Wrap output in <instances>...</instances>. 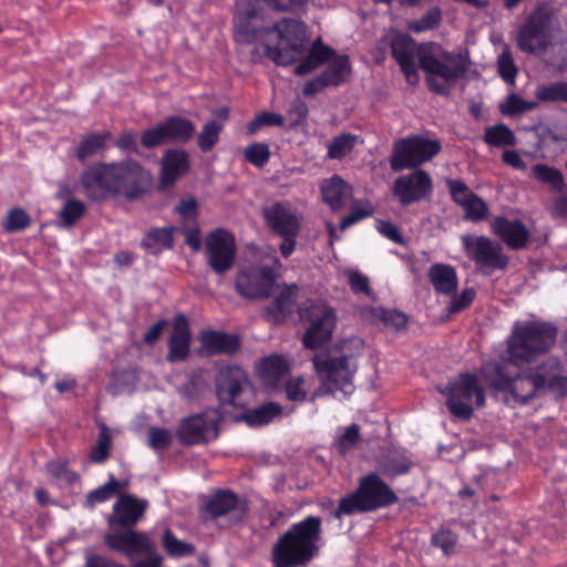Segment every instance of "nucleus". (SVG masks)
<instances>
[{"instance_id":"obj_1","label":"nucleus","mask_w":567,"mask_h":567,"mask_svg":"<svg viewBox=\"0 0 567 567\" xmlns=\"http://www.w3.org/2000/svg\"><path fill=\"white\" fill-rule=\"evenodd\" d=\"M80 183L92 200H103L110 195H121L133 200L147 193L152 175L137 161L126 158L90 166L81 174Z\"/></svg>"},{"instance_id":"obj_2","label":"nucleus","mask_w":567,"mask_h":567,"mask_svg":"<svg viewBox=\"0 0 567 567\" xmlns=\"http://www.w3.org/2000/svg\"><path fill=\"white\" fill-rule=\"evenodd\" d=\"M322 520L307 516L278 538L271 550L274 567H307L319 553Z\"/></svg>"},{"instance_id":"obj_3","label":"nucleus","mask_w":567,"mask_h":567,"mask_svg":"<svg viewBox=\"0 0 567 567\" xmlns=\"http://www.w3.org/2000/svg\"><path fill=\"white\" fill-rule=\"evenodd\" d=\"M470 66L467 55L445 51L434 43L421 45L420 69L427 89L437 95L449 96L455 84L466 78Z\"/></svg>"},{"instance_id":"obj_4","label":"nucleus","mask_w":567,"mask_h":567,"mask_svg":"<svg viewBox=\"0 0 567 567\" xmlns=\"http://www.w3.org/2000/svg\"><path fill=\"white\" fill-rule=\"evenodd\" d=\"M557 334V327L549 321H516L506 339V353L515 367L530 364L551 351Z\"/></svg>"},{"instance_id":"obj_5","label":"nucleus","mask_w":567,"mask_h":567,"mask_svg":"<svg viewBox=\"0 0 567 567\" xmlns=\"http://www.w3.org/2000/svg\"><path fill=\"white\" fill-rule=\"evenodd\" d=\"M395 492L381 478L371 472L360 477L357 488L339 499L332 512L334 518L371 513L398 503Z\"/></svg>"},{"instance_id":"obj_6","label":"nucleus","mask_w":567,"mask_h":567,"mask_svg":"<svg viewBox=\"0 0 567 567\" xmlns=\"http://www.w3.org/2000/svg\"><path fill=\"white\" fill-rule=\"evenodd\" d=\"M561 31L556 11L548 4H538L519 24L515 37L517 48L528 54L546 52Z\"/></svg>"},{"instance_id":"obj_7","label":"nucleus","mask_w":567,"mask_h":567,"mask_svg":"<svg viewBox=\"0 0 567 567\" xmlns=\"http://www.w3.org/2000/svg\"><path fill=\"white\" fill-rule=\"evenodd\" d=\"M257 0H241L236 3L234 16V38L239 43H252L262 33L267 34L268 28L262 27V16ZM270 9L282 12L303 11L307 0H258Z\"/></svg>"},{"instance_id":"obj_8","label":"nucleus","mask_w":567,"mask_h":567,"mask_svg":"<svg viewBox=\"0 0 567 567\" xmlns=\"http://www.w3.org/2000/svg\"><path fill=\"white\" fill-rule=\"evenodd\" d=\"M268 33H276V44H265V53L278 65H289L302 58L307 51L305 24L296 19L282 18Z\"/></svg>"},{"instance_id":"obj_9","label":"nucleus","mask_w":567,"mask_h":567,"mask_svg":"<svg viewBox=\"0 0 567 567\" xmlns=\"http://www.w3.org/2000/svg\"><path fill=\"white\" fill-rule=\"evenodd\" d=\"M281 267L280 259L270 255L258 266L240 269L235 279L236 291L246 299L269 298Z\"/></svg>"},{"instance_id":"obj_10","label":"nucleus","mask_w":567,"mask_h":567,"mask_svg":"<svg viewBox=\"0 0 567 567\" xmlns=\"http://www.w3.org/2000/svg\"><path fill=\"white\" fill-rule=\"evenodd\" d=\"M441 393L446 396L450 413L463 421L472 417L475 408L485 404V390L478 384L477 375L470 372L461 373Z\"/></svg>"},{"instance_id":"obj_11","label":"nucleus","mask_w":567,"mask_h":567,"mask_svg":"<svg viewBox=\"0 0 567 567\" xmlns=\"http://www.w3.org/2000/svg\"><path fill=\"white\" fill-rule=\"evenodd\" d=\"M441 151L437 140H430L419 134H410L393 142L389 158L392 172L421 169L420 166L431 161Z\"/></svg>"},{"instance_id":"obj_12","label":"nucleus","mask_w":567,"mask_h":567,"mask_svg":"<svg viewBox=\"0 0 567 567\" xmlns=\"http://www.w3.org/2000/svg\"><path fill=\"white\" fill-rule=\"evenodd\" d=\"M312 362L322 385L328 392L340 391L344 395L353 393L357 364L351 355L342 353L336 357L329 352H320L313 355Z\"/></svg>"},{"instance_id":"obj_13","label":"nucleus","mask_w":567,"mask_h":567,"mask_svg":"<svg viewBox=\"0 0 567 567\" xmlns=\"http://www.w3.org/2000/svg\"><path fill=\"white\" fill-rule=\"evenodd\" d=\"M462 248L470 260L484 275L495 270H505L509 258L504 254L503 246L487 236L463 235Z\"/></svg>"},{"instance_id":"obj_14","label":"nucleus","mask_w":567,"mask_h":567,"mask_svg":"<svg viewBox=\"0 0 567 567\" xmlns=\"http://www.w3.org/2000/svg\"><path fill=\"white\" fill-rule=\"evenodd\" d=\"M300 317L309 322L302 338L305 348L315 350L331 339L337 322L333 308L321 301H310L300 309Z\"/></svg>"},{"instance_id":"obj_15","label":"nucleus","mask_w":567,"mask_h":567,"mask_svg":"<svg viewBox=\"0 0 567 567\" xmlns=\"http://www.w3.org/2000/svg\"><path fill=\"white\" fill-rule=\"evenodd\" d=\"M221 415L216 409L193 414L183 419L177 429V437L183 445H198L216 440L219 435Z\"/></svg>"},{"instance_id":"obj_16","label":"nucleus","mask_w":567,"mask_h":567,"mask_svg":"<svg viewBox=\"0 0 567 567\" xmlns=\"http://www.w3.org/2000/svg\"><path fill=\"white\" fill-rule=\"evenodd\" d=\"M195 131V124L190 120L169 115L157 125L145 130L141 135V143L145 148H154L165 143H187Z\"/></svg>"},{"instance_id":"obj_17","label":"nucleus","mask_w":567,"mask_h":567,"mask_svg":"<svg viewBox=\"0 0 567 567\" xmlns=\"http://www.w3.org/2000/svg\"><path fill=\"white\" fill-rule=\"evenodd\" d=\"M236 250L234 236L224 228L210 231L205 239L207 264L218 275H224L233 268Z\"/></svg>"},{"instance_id":"obj_18","label":"nucleus","mask_w":567,"mask_h":567,"mask_svg":"<svg viewBox=\"0 0 567 567\" xmlns=\"http://www.w3.org/2000/svg\"><path fill=\"white\" fill-rule=\"evenodd\" d=\"M411 171L398 176L391 187L393 196L404 207L427 199L433 193L430 174L424 169Z\"/></svg>"},{"instance_id":"obj_19","label":"nucleus","mask_w":567,"mask_h":567,"mask_svg":"<svg viewBox=\"0 0 567 567\" xmlns=\"http://www.w3.org/2000/svg\"><path fill=\"white\" fill-rule=\"evenodd\" d=\"M261 216L267 228L276 236L298 237L301 230L302 217L288 200L275 202L264 206Z\"/></svg>"},{"instance_id":"obj_20","label":"nucleus","mask_w":567,"mask_h":567,"mask_svg":"<svg viewBox=\"0 0 567 567\" xmlns=\"http://www.w3.org/2000/svg\"><path fill=\"white\" fill-rule=\"evenodd\" d=\"M106 547L127 557L148 554L154 549V543L144 532L134 527H109L104 535Z\"/></svg>"},{"instance_id":"obj_21","label":"nucleus","mask_w":567,"mask_h":567,"mask_svg":"<svg viewBox=\"0 0 567 567\" xmlns=\"http://www.w3.org/2000/svg\"><path fill=\"white\" fill-rule=\"evenodd\" d=\"M542 395L560 400L567 395V370L557 357H548L533 370Z\"/></svg>"},{"instance_id":"obj_22","label":"nucleus","mask_w":567,"mask_h":567,"mask_svg":"<svg viewBox=\"0 0 567 567\" xmlns=\"http://www.w3.org/2000/svg\"><path fill=\"white\" fill-rule=\"evenodd\" d=\"M245 383H247V377L239 367L228 365L219 369L216 375V394L220 404L243 408L245 403L240 394Z\"/></svg>"},{"instance_id":"obj_23","label":"nucleus","mask_w":567,"mask_h":567,"mask_svg":"<svg viewBox=\"0 0 567 567\" xmlns=\"http://www.w3.org/2000/svg\"><path fill=\"white\" fill-rule=\"evenodd\" d=\"M421 45L408 34H396L391 41V54L411 85L420 80L415 60L420 63Z\"/></svg>"},{"instance_id":"obj_24","label":"nucleus","mask_w":567,"mask_h":567,"mask_svg":"<svg viewBox=\"0 0 567 567\" xmlns=\"http://www.w3.org/2000/svg\"><path fill=\"white\" fill-rule=\"evenodd\" d=\"M148 502L132 494H120L106 522L109 527H135L142 519Z\"/></svg>"},{"instance_id":"obj_25","label":"nucleus","mask_w":567,"mask_h":567,"mask_svg":"<svg viewBox=\"0 0 567 567\" xmlns=\"http://www.w3.org/2000/svg\"><path fill=\"white\" fill-rule=\"evenodd\" d=\"M489 227L491 231L511 249H523L529 241V230L520 219L495 216L489 220Z\"/></svg>"},{"instance_id":"obj_26","label":"nucleus","mask_w":567,"mask_h":567,"mask_svg":"<svg viewBox=\"0 0 567 567\" xmlns=\"http://www.w3.org/2000/svg\"><path fill=\"white\" fill-rule=\"evenodd\" d=\"M513 365L515 364L509 357L507 360H489L481 365L480 374L489 388L497 392H506L516 373Z\"/></svg>"},{"instance_id":"obj_27","label":"nucleus","mask_w":567,"mask_h":567,"mask_svg":"<svg viewBox=\"0 0 567 567\" xmlns=\"http://www.w3.org/2000/svg\"><path fill=\"white\" fill-rule=\"evenodd\" d=\"M190 331L188 320L184 315H177L174 319L173 331L168 339L169 362L185 361L189 355Z\"/></svg>"},{"instance_id":"obj_28","label":"nucleus","mask_w":567,"mask_h":567,"mask_svg":"<svg viewBox=\"0 0 567 567\" xmlns=\"http://www.w3.org/2000/svg\"><path fill=\"white\" fill-rule=\"evenodd\" d=\"M189 157L184 150H167L162 158L159 184L162 188L171 187L177 178L188 172Z\"/></svg>"},{"instance_id":"obj_29","label":"nucleus","mask_w":567,"mask_h":567,"mask_svg":"<svg viewBox=\"0 0 567 567\" xmlns=\"http://www.w3.org/2000/svg\"><path fill=\"white\" fill-rule=\"evenodd\" d=\"M202 351L205 355L234 354L240 348V340L236 334L223 331L208 330L199 336Z\"/></svg>"},{"instance_id":"obj_30","label":"nucleus","mask_w":567,"mask_h":567,"mask_svg":"<svg viewBox=\"0 0 567 567\" xmlns=\"http://www.w3.org/2000/svg\"><path fill=\"white\" fill-rule=\"evenodd\" d=\"M299 287L296 284L285 285L274 300L265 308V317L272 323H279L292 312Z\"/></svg>"},{"instance_id":"obj_31","label":"nucleus","mask_w":567,"mask_h":567,"mask_svg":"<svg viewBox=\"0 0 567 567\" xmlns=\"http://www.w3.org/2000/svg\"><path fill=\"white\" fill-rule=\"evenodd\" d=\"M205 513L212 518L229 513H244V506L236 493L230 489H217L204 504Z\"/></svg>"},{"instance_id":"obj_32","label":"nucleus","mask_w":567,"mask_h":567,"mask_svg":"<svg viewBox=\"0 0 567 567\" xmlns=\"http://www.w3.org/2000/svg\"><path fill=\"white\" fill-rule=\"evenodd\" d=\"M427 277L437 293L455 295L458 278L456 270L449 264L436 262L429 268Z\"/></svg>"},{"instance_id":"obj_33","label":"nucleus","mask_w":567,"mask_h":567,"mask_svg":"<svg viewBox=\"0 0 567 567\" xmlns=\"http://www.w3.org/2000/svg\"><path fill=\"white\" fill-rule=\"evenodd\" d=\"M334 55V50L324 45L320 38L316 39L309 51L302 55L301 62L295 68V74L303 76L320 68Z\"/></svg>"},{"instance_id":"obj_34","label":"nucleus","mask_w":567,"mask_h":567,"mask_svg":"<svg viewBox=\"0 0 567 567\" xmlns=\"http://www.w3.org/2000/svg\"><path fill=\"white\" fill-rule=\"evenodd\" d=\"M289 374L287 361L279 355L262 359L259 365V377L265 386L277 389Z\"/></svg>"},{"instance_id":"obj_35","label":"nucleus","mask_w":567,"mask_h":567,"mask_svg":"<svg viewBox=\"0 0 567 567\" xmlns=\"http://www.w3.org/2000/svg\"><path fill=\"white\" fill-rule=\"evenodd\" d=\"M516 402L528 403L537 395H542L533 371L530 373L516 372L507 391Z\"/></svg>"},{"instance_id":"obj_36","label":"nucleus","mask_w":567,"mask_h":567,"mask_svg":"<svg viewBox=\"0 0 567 567\" xmlns=\"http://www.w3.org/2000/svg\"><path fill=\"white\" fill-rule=\"evenodd\" d=\"M174 227L152 228L142 238L141 247L151 255H159L174 247Z\"/></svg>"},{"instance_id":"obj_37","label":"nucleus","mask_w":567,"mask_h":567,"mask_svg":"<svg viewBox=\"0 0 567 567\" xmlns=\"http://www.w3.org/2000/svg\"><path fill=\"white\" fill-rule=\"evenodd\" d=\"M321 194L332 210H339L350 195V187L341 177L334 175L322 183Z\"/></svg>"},{"instance_id":"obj_38","label":"nucleus","mask_w":567,"mask_h":567,"mask_svg":"<svg viewBox=\"0 0 567 567\" xmlns=\"http://www.w3.org/2000/svg\"><path fill=\"white\" fill-rule=\"evenodd\" d=\"M111 137L112 134L110 131L84 135L76 147V158L82 163L85 162L89 157H92L100 151L104 150Z\"/></svg>"},{"instance_id":"obj_39","label":"nucleus","mask_w":567,"mask_h":567,"mask_svg":"<svg viewBox=\"0 0 567 567\" xmlns=\"http://www.w3.org/2000/svg\"><path fill=\"white\" fill-rule=\"evenodd\" d=\"M281 412L282 406L279 403L268 402L247 410L244 414V420L249 426H262L270 423L276 416L280 415Z\"/></svg>"},{"instance_id":"obj_40","label":"nucleus","mask_w":567,"mask_h":567,"mask_svg":"<svg viewBox=\"0 0 567 567\" xmlns=\"http://www.w3.org/2000/svg\"><path fill=\"white\" fill-rule=\"evenodd\" d=\"M351 73L348 55H338L334 61L321 73L328 86H339L344 83Z\"/></svg>"},{"instance_id":"obj_41","label":"nucleus","mask_w":567,"mask_h":567,"mask_svg":"<svg viewBox=\"0 0 567 567\" xmlns=\"http://www.w3.org/2000/svg\"><path fill=\"white\" fill-rule=\"evenodd\" d=\"M125 485L126 483H120L113 474H110L106 483L87 493L84 507L92 509L96 504L111 499L117 493L118 488Z\"/></svg>"},{"instance_id":"obj_42","label":"nucleus","mask_w":567,"mask_h":567,"mask_svg":"<svg viewBox=\"0 0 567 567\" xmlns=\"http://www.w3.org/2000/svg\"><path fill=\"white\" fill-rule=\"evenodd\" d=\"M535 96L540 102L567 104V82L540 84L535 90Z\"/></svg>"},{"instance_id":"obj_43","label":"nucleus","mask_w":567,"mask_h":567,"mask_svg":"<svg viewBox=\"0 0 567 567\" xmlns=\"http://www.w3.org/2000/svg\"><path fill=\"white\" fill-rule=\"evenodd\" d=\"M162 545L167 555L174 558L193 556L195 554L194 545L178 539L168 528L164 530Z\"/></svg>"},{"instance_id":"obj_44","label":"nucleus","mask_w":567,"mask_h":567,"mask_svg":"<svg viewBox=\"0 0 567 567\" xmlns=\"http://www.w3.org/2000/svg\"><path fill=\"white\" fill-rule=\"evenodd\" d=\"M484 142L491 146H514L516 137L513 131L505 124H496L485 130Z\"/></svg>"},{"instance_id":"obj_45","label":"nucleus","mask_w":567,"mask_h":567,"mask_svg":"<svg viewBox=\"0 0 567 567\" xmlns=\"http://www.w3.org/2000/svg\"><path fill=\"white\" fill-rule=\"evenodd\" d=\"M532 174L537 181L548 184L554 190L560 192L565 186L563 173L546 164H536L532 167Z\"/></svg>"},{"instance_id":"obj_46","label":"nucleus","mask_w":567,"mask_h":567,"mask_svg":"<svg viewBox=\"0 0 567 567\" xmlns=\"http://www.w3.org/2000/svg\"><path fill=\"white\" fill-rule=\"evenodd\" d=\"M224 128V124L216 120L208 121L202 127V131L197 135L198 148L207 153L214 148L219 141V135Z\"/></svg>"},{"instance_id":"obj_47","label":"nucleus","mask_w":567,"mask_h":567,"mask_svg":"<svg viewBox=\"0 0 567 567\" xmlns=\"http://www.w3.org/2000/svg\"><path fill=\"white\" fill-rule=\"evenodd\" d=\"M360 441V426L355 423L347 426L343 433L339 434L333 443L332 449L341 456H346L352 451Z\"/></svg>"},{"instance_id":"obj_48","label":"nucleus","mask_w":567,"mask_h":567,"mask_svg":"<svg viewBox=\"0 0 567 567\" xmlns=\"http://www.w3.org/2000/svg\"><path fill=\"white\" fill-rule=\"evenodd\" d=\"M411 467V460L404 455H390L380 463L381 473L390 478L408 474Z\"/></svg>"},{"instance_id":"obj_49","label":"nucleus","mask_w":567,"mask_h":567,"mask_svg":"<svg viewBox=\"0 0 567 567\" xmlns=\"http://www.w3.org/2000/svg\"><path fill=\"white\" fill-rule=\"evenodd\" d=\"M538 107L535 101H525L516 93H511L499 104V111L506 116H516Z\"/></svg>"},{"instance_id":"obj_50","label":"nucleus","mask_w":567,"mask_h":567,"mask_svg":"<svg viewBox=\"0 0 567 567\" xmlns=\"http://www.w3.org/2000/svg\"><path fill=\"white\" fill-rule=\"evenodd\" d=\"M357 136L350 133H343L332 138L328 145L327 157L331 159H341L352 152Z\"/></svg>"},{"instance_id":"obj_51","label":"nucleus","mask_w":567,"mask_h":567,"mask_svg":"<svg viewBox=\"0 0 567 567\" xmlns=\"http://www.w3.org/2000/svg\"><path fill=\"white\" fill-rule=\"evenodd\" d=\"M85 210L86 206L82 200L68 198L59 212V217L64 227H72L84 215Z\"/></svg>"},{"instance_id":"obj_52","label":"nucleus","mask_w":567,"mask_h":567,"mask_svg":"<svg viewBox=\"0 0 567 567\" xmlns=\"http://www.w3.org/2000/svg\"><path fill=\"white\" fill-rule=\"evenodd\" d=\"M457 540V534L445 527L439 528L431 537V544L440 548L446 556L455 551Z\"/></svg>"},{"instance_id":"obj_53","label":"nucleus","mask_w":567,"mask_h":567,"mask_svg":"<svg viewBox=\"0 0 567 567\" xmlns=\"http://www.w3.org/2000/svg\"><path fill=\"white\" fill-rule=\"evenodd\" d=\"M464 219L478 223L489 216V207L483 198L474 195L464 206Z\"/></svg>"},{"instance_id":"obj_54","label":"nucleus","mask_w":567,"mask_h":567,"mask_svg":"<svg viewBox=\"0 0 567 567\" xmlns=\"http://www.w3.org/2000/svg\"><path fill=\"white\" fill-rule=\"evenodd\" d=\"M497 70L501 78L506 83L514 84L518 70L508 48L504 49L503 52L498 55Z\"/></svg>"},{"instance_id":"obj_55","label":"nucleus","mask_w":567,"mask_h":567,"mask_svg":"<svg viewBox=\"0 0 567 567\" xmlns=\"http://www.w3.org/2000/svg\"><path fill=\"white\" fill-rule=\"evenodd\" d=\"M112 440L107 429L103 426L99 434L97 444L90 453V461L96 464H103L110 456Z\"/></svg>"},{"instance_id":"obj_56","label":"nucleus","mask_w":567,"mask_h":567,"mask_svg":"<svg viewBox=\"0 0 567 567\" xmlns=\"http://www.w3.org/2000/svg\"><path fill=\"white\" fill-rule=\"evenodd\" d=\"M244 155L248 163L260 168L268 163L270 151L267 144L256 142L246 147Z\"/></svg>"},{"instance_id":"obj_57","label":"nucleus","mask_w":567,"mask_h":567,"mask_svg":"<svg viewBox=\"0 0 567 567\" xmlns=\"http://www.w3.org/2000/svg\"><path fill=\"white\" fill-rule=\"evenodd\" d=\"M373 213L374 208L369 202L357 203L351 207L349 215L341 219L340 228L346 229L355 223L372 216Z\"/></svg>"},{"instance_id":"obj_58","label":"nucleus","mask_w":567,"mask_h":567,"mask_svg":"<svg viewBox=\"0 0 567 567\" xmlns=\"http://www.w3.org/2000/svg\"><path fill=\"white\" fill-rule=\"evenodd\" d=\"M446 184H447V188H449L452 200L456 205L461 206L462 208L474 195H476L461 179H447Z\"/></svg>"},{"instance_id":"obj_59","label":"nucleus","mask_w":567,"mask_h":567,"mask_svg":"<svg viewBox=\"0 0 567 567\" xmlns=\"http://www.w3.org/2000/svg\"><path fill=\"white\" fill-rule=\"evenodd\" d=\"M441 21V11L439 8L430 9L420 19L411 22L409 29L414 33H421L427 30L435 29Z\"/></svg>"},{"instance_id":"obj_60","label":"nucleus","mask_w":567,"mask_h":567,"mask_svg":"<svg viewBox=\"0 0 567 567\" xmlns=\"http://www.w3.org/2000/svg\"><path fill=\"white\" fill-rule=\"evenodd\" d=\"M375 317L382 321L385 327H391L395 330L405 328L408 323L406 316L395 309L379 308L375 310Z\"/></svg>"},{"instance_id":"obj_61","label":"nucleus","mask_w":567,"mask_h":567,"mask_svg":"<svg viewBox=\"0 0 567 567\" xmlns=\"http://www.w3.org/2000/svg\"><path fill=\"white\" fill-rule=\"evenodd\" d=\"M285 123L284 116L276 113L262 112L247 125L249 134H255L261 126H281Z\"/></svg>"},{"instance_id":"obj_62","label":"nucleus","mask_w":567,"mask_h":567,"mask_svg":"<svg viewBox=\"0 0 567 567\" xmlns=\"http://www.w3.org/2000/svg\"><path fill=\"white\" fill-rule=\"evenodd\" d=\"M30 225V216L21 208L11 209L6 218L4 228L9 233L25 229Z\"/></svg>"},{"instance_id":"obj_63","label":"nucleus","mask_w":567,"mask_h":567,"mask_svg":"<svg viewBox=\"0 0 567 567\" xmlns=\"http://www.w3.org/2000/svg\"><path fill=\"white\" fill-rule=\"evenodd\" d=\"M205 390V383L199 377H190L178 388V393L187 400H197Z\"/></svg>"},{"instance_id":"obj_64","label":"nucleus","mask_w":567,"mask_h":567,"mask_svg":"<svg viewBox=\"0 0 567 567\" xmlns=\"http://www.w3.org/2000/svg\"><path fill=\"white\" fill-rule=\"evenodd\" d=\"M172 440L171 431L165 427H151L148 431V445L154 450L167 449Z\"/></svg>"}]
</instances>
